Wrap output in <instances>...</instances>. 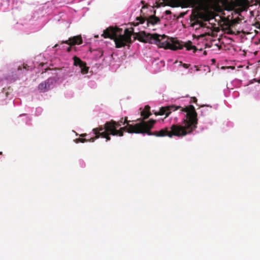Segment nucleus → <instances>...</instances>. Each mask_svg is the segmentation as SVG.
Listing matches in <instances>:
<instances>
[{"label": "nucleus", "instance_id": "26", "mask_svg": "<svg viewBox=\"0 0 260 260\" xmlns=\"http://www.w3.org/2000/svg\"><path fill=\"white\" fill-rule=\"evenodd\" d=\"M141 3H142V4H144V1H141Z\"/></svg>", "mask_w": 260, "mask_h": 260}, {"label": "nucleus", "instance_id": "23", "mask_svg": "<svg viewBox=\"0 0 260 260\" xmlns=\"http://www.w3.org/2000/svg\"><path fill=\"white\" fill-rule=\"evenodd\" d=\"M203 54L204 55H206L207 54V53H206V51H204V52H203Z\"/></svg>", "mask_w": 260, "mask_h": 260}, {"label": "nucleus", "instance_id": "10", "mask_svg": "<svg viewBox=\"0 0 260 260\" xmlns=\"http://www.w3.org/2000/svg\"><path fill=\"white\" fill-rule=\"evenodd\" d=\"M150 109V107L148 105H146L141 112V115L143 117V119L148 118L151 115Z\"/></svg>", "mask_w": 260, "mask_h": 260}, {"label": "nucleus", "instance_id": "16", "mask_svg": "<svg viewBox=\"0 0 260 260\" xmlns=\"http://www.w3.org/2000/svg\"><path fill=\"white\" fill-rule=\"evenodd\" d=\"M255 25L257 28L260 29V23L259 22H256L255 24Z\"/></svg>", "mask_w": 260, "mask_h": 260}, {"label": "nucleus", "instance_id": "28", "mask_svg": "<svg viewBox=\"0 0 260 260\" xmlns=\"http://www.w3.org/2000/svg\"><path fill=\"white\" fill-rule=\"evenodd\" d=\"M258 83H260V80H259L258 81Z\"/></svg>", "mask_w": 260, "mask_h": 260}, {"label": "nucleus", "instance_id": "13", "mask_svg": "<svg viewBox=\"0 0 260 260\" xmlns=\"http://www.w3.org/2000/svg\"><path fill=\"white\" fill-rule=\"evenodd\" d=\"M73 59L74 60V66H79L80 67V66L84 65L85 62L83 61L80 58L75 56Z\"/></svg>", "mask_w": 260, "mask_h": 260}, {"label": "nucleus", "instance_id": "17", "mask_svg": "<svg viewBox=\"0 0 260 260\" xmlns=\"http://www.w3.org/2000/svg\"><path fill=\"white\" fill-rule=\"evenodd\" d=\"M191 99V102H192L194 103L197 102V99L196 97H192Z\"/></svg>", "mask_w": 260, "mask_h": 260}, {"label": "nucleus", "instance_id": "11", "mask_svg": "<svg viewBox=\"0 0 260 260\" xmlns=\"http://www.w3.org/2000/svg\"><path fill=\"white\" fill-rule=\"evenodd\" d=\"M237 3L243 10H246L250 6L248 0H237Z\"/></svg>", "mask_w": 260, "mask_h": 260}, {"label": "nucleus", "instance_id": "18", "mask_svg": "<svg viewBox=\"0 0 260 260\" xmlns=\"http://www.w3.org/2000/svg\"><path fill=\"white\" fill-rule=\"evenodd\" d=\"M228 34L230 35H236L235 33L231 29L229 30V31L228 32Z\"/></svg>", "mask_w": 260, "mask_h": 260}, {"label": "nucleus", "instance_id": "4", "mask_svg": "<svg viewBox=\"0 0 260 260\" xmlns=\"http://www.w3.org/2000/svg\"><path fill=\"white\" fill-rule=\"evenodd\" d=\"M157 0L155 7L158 8L160 6H169L171 7L182 8L191 7L194 8L198 7L202 3L203 0Z\"/></svg>", "mask_w": 260, "mask_h": 260}, {"label": "nucleus", "instance_id": "12", "mask_svg": "<svg viewBox=\"0 0 260 260\" xmlns=\"http://www.w3.org/2000/svg\"><path fill=\"white\" fill-rule=\"evenodd\" d=\"M129 121H128L127 117H125L124 118H121V119L118 121H115V124H113L114 128H117L122 125H123L125 123H127L129 122Z\"/></svg>", "mask_w": 260, "mask_h": 260}, {"label": "nucleus", "instance_id": "1", "mask_svg": "<svg viewBox=\"0 0 260 260\" xmlns=\"http://www.w3.org/2000/svg\"><path fill=\"white\" fill-rule=\"evenodd\" d=\"M178 109L186 113L184 117L182 119V124H173L170 127H166L159 131L151 132L150 130L155 123L156 120L150 119L148 121L142 120L140 122L134 125L128 122L126 123L125 126L120 127L119 129L114 128L113 124L115 123V121L111 120L106 122L104 126L100 125L98 127L94 128V132L99 134L96 138L101 137L105 138L106 141L111 140L110 135L121 137L125 131L128 133L146 134L149 136H154L157 137H183L191 133L197 127L198 114L193 105H190L184 108L173 105L162 107L158 112H155L154 114L156 116L165 115V117H167L172 111Z\"/></svg>", "mask_w": 260, "mask_h": 260}, {"label": "nucleus", "instance_id": "22", "mask_svg": "<svg viewBox=\"0 0 260 260\" xmlns=\"http://www.w3.org/2000/svg\"><path fill=\"white\" fill-rule=\"evenodd\" d=\"M86 136H87L86 134H83L80 135V137H85Z\"/></svg>", "mask_w": 260, "mask_h": 260}, {"label": "nucleus", "instance_id": "27", "mask_svg": "<svg viewBox=\"0 0 260 260\" xmlns=\"http://www.w3.org/2000/svg\"><path fill=\"white\" fill-rule=\"evenodd\" d=\"M240 32L239 31H238L237 32V34H239Z\"/></svg>", "mask_w": 260, "mask_h": 260}, {"label": "nucleus", "instance_id": "8", "mask_svg": "<svg viewBox=\"0 0 260 260\" xmlns=\"http://www.w3.org/2000/svg\"><path fill=\"white\" fill-rule=\"evenodd\" d=\"M160 22V19L158 17L155 16L154 15L150 16L146 20V26H144V28L148 27L150 24L154 25Z\"/></svg>", "mask_w": 260, "mask_h": 260}, {"label": "nucleus", "instance_id": "6", "mask_svg": "<svg viewBox=\"0 0 260 260\" xmlns=\"http://www.w3.org/2000/svg\"><path fill=\"white\" fill-rule=\"evenodd\" d=\"M204 14L198 10H193L190 15V21L193 22L191 26H193L195 24H200V19L204 17Z\"/></svg>", "mask_w": 260, "mask_h": 260}, {"label": "nucleus", "instance_id": "14", "mask_svg": "<svg viewBox=\"0 0 260 260\" xmlns=\"http://www.w3.org/2000/svg\"><path fill=\"white\" fill-rule=\"evenodd\" d=\"M146 20L144 17H137L136 18V21L138 22H137V25H138L139 24H144L143 27H144V26H146Z\"/></svg>", "mask_w": 260, "mask_h": 260}, {"label": "nucleus", "instance_id": "15", "mask_svg": "<svg viewBox=\"0 0 260 260\" xmlns=\"http://www.w3.org/2000/svg\"><path fill=\"white\" fill-rule=\"evenodd\" d=\"M80 68H81L82 74H85L88 73L89 68L86 66V62H84V65L80 66Z\"/></svg>", "mask_w": 260, "mask_h": 260}, {"label": "nucleus", "instance_id": "24", "mask_svg": "<svg viewBox=\"0 0 260 260\" xmlns=\"http://www.w3.org/2000/svg\"><path fill=\"white\" fill-rule=\"evenodd\" d=\"M3 154V152L0 151V155H2Z\"/></svg>", "mask_w": 260, "mask_h": 260}, {"label": "nucleus", "instance_id": "20", "mask_svg": "<svg viewBox=\"0 0 260 260\" xmlns=\"http://www.w3.org/2000/svg\"><path fill=\"white\" fill-rule=\"evenodd\" d=\"M165 13L166 15H169L171 14V12L170 10H166Z\"/></svg>", "mask_w": 260, "mask_h": 260}, {"label": "nucleus", "instance_id": "19", "mask_svg": "<svg viewBox=\"0 0 260 260\" xmlns=\"http://www.w3.org/2000/svg\"><path fill=\"white\" fill-rule=\"evenodd\" d=\"M72 46H70V47H68L67 49V51L68 52H70L71 51V49H72V47H71Z\"/></svg>", "mask_w": 260, "mask_h": 260}, {"label": "nucleus", "instance_id": "25", "mask_svg": "<svg viewBox=\"0 0 260 260\" xmlns=\"http://www.w3.org/2000/svg\"><path fill=\"white\" fill-rule=\"evenodd\" d=\"M57 44H56V45L54 46V47H57Z\"/></svg>", "mask_w": 260, "mask_h": 260}, {"label": "nucleus", "instance_id": "3", "mask_svg": "<svg viewBox=\"0 0 260 260\" xmlns=\"http://www.w3.org/2000/svg\"><path fill=\"white\" fill-rule=\"evenodd\" d=\"M122 29L110 26L104 30L102 36L105 38L113 40L115 47L120 48L126 46H129L132 43V35L133 31L128 28L124 30V34H121Z\"/></svg>", "mask_w": 260, "mask_h": 260}, {"label": "nucleus", "instance_id": "9", "mask_svg": "<svg viewBox=\"0 0 260 260\" xmlns=\"http://www.w3.org/2000/svg\"><path fill=\"white\" fill-rule=\"evenodd\" d=\"M94 128L93 129L92 131H93L94 134H95V136L94 137L91 138L89 139H85V138H78V139H75L74 140V142L76 143H78L79 142L84 143V142H94L96 139L99 138H96V136L98 135H99V134H98V133L94 132Z\"/></svg>", "mask_w": 260, "mask_h": 260}, {"label": "nucleus", "instance_id": "21", "mask_svg": "<svg viewBox=\"0 0 260 260\" xmlns=\"http://www.w3.org/2000/svg\"><path fill=\"white\" fill-rule=\"evenodd\" d=\"M189 64H188L184 63V64H183V67L184 68H186V69H187V68H188L189 67Z\"/></svg>", "mask_w": 260, "mask_h": 260}, {"label": "nucleus", "instance_id": "2", "mask_svg": "<svg viewBox=\"0 0 260 260\" xmlns=\"http://www.w3.org/2000/svg\"><path fill=\"white\" fill-rule=\"evenodd\" d=\"M136 36L137 39L140 42L155 44L158 47L164 48L166 49L177 50L181 49L185 47L187 50H193V52L198 50L195 46L192 45V42L190 41L184 44L182 41H179L175 38H170L165 35L151 34L145 31H140L137 33ZM199 51H201L202 49H199Z\"/></svg>", "mask_w": 260, "mask_h": 260}, {"label": "nucleus", "instance_id": "29", "mask_svg": "<svg viewBox=\"0 0 260 260\" xmlns=\"http://www.w3.org/2000/svg\"><path fill=\"white\" fill-rule=\"evenodd\" d=\"M258 63H260V60H258Z\"/></svg>", "mask_w": 260, "mask_h": 260}, {"label": "nucleus", "instance_id": "30", "mask_svg": "<svg viewBox=\"0 0 260 260\" xmlns=\"http://www.w3.org/2000/svg\"><path fill=\"white\" fill-rule=\"evenodd\" d=\"M259 6H260V2H259Z\"/></svg>", "mask_w": 260, "mask_h": 260}, {"label": "nucleus", "instance_id": "5", "mask_svg": "<svg viewBox=\"0 0 260 260\" xmlns=\"http://www.w3.org/2000/svg\"><path fill=\"white\" fill-rule=\"evenodd\" d=\"M54 82V80L53 78H48L39 84L38 89L42 92H46L52 88Z\"/></svg>", "mask_w": 260, "mask_h": 260}, {"label": "nucleus", "instance_id": "7", "mask_svg": "<svg viewBox=\"0 0 260 260\" xmlns=\"http://www.w3.org/2000/svg\"><path fill=\"white\" fill-rule=\"evenodd\" d=\"M82 43V38L80 35L71 37L69 39V40L62 42V43H65L70 46L80 45Z\"/></svg>", "mask_w": 260, "mask_h": 260}]
</instances>
